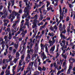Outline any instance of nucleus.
<instances>
[{
    "instance_id": "nucleus-30",
    "label": "nucleus",
    "mask_w": 75,
    "mask_h": 75,
    "mask_svg": "<svg viewBox=\"0 0 75 75\" xmlns=\"http://www.w3.org/2000/svg\"><path fill=\"white\" fill-rule=\"evenodd\" d=\"M46 20H50L51 18L50 17H47L46 18Z\"/></svg>"
},
{
    "instance_id": "nucleus-33",
    "label": "nucleus",
    "mask_w": 75,
    "mask_h": 75,
    "mask_svg": "<svg viewBox=\"0 0 75 75\" xmlns=\"http://www.w3.org/2000/svg\"><path fill=\"white\" fill-rule=\"evenodd\" d=\"M59 53H58V52H57V55L56 56V58H58V57H59Z\"/></svg>"
},
{
    "instance_id": "nucleus-2",
    "label": "nucleus",
    "mask_w": 75,
    "mask_h": 75,
    "mask_svg": "<svg viewBox=\"0 0 75 75\" xmlns=\"http://www.w3.org/2000/svg\"><path fill=\"white\" fill-rule=\"evenodd\" d=\"M37 19L36 18L33 20L34 22H33V25H32V28H35V27L37 26V21H37Z\"/></svg>"
},
{
    "instance_id": "nucleus-17",
    "label": "nucleus",
    "mask_w": 75,
    "mask_h": 75,
    "mask_svg": "<svg viewBox=\"0 0 75 75\" xmlns=\"http://www.w3.org/2000/svg\"><path fill=\"white\" fill-rule=\"evenodd\" d=\"M19 6L20 8H21V7H22V4H21V1H20L19 2Z\"/></svg>"
},
{
    "instance_id": "nucleus-25",
    "label": "nucleus",
    "mask_w": 75,
    "mask_h": 75,
    "mask_svg": "<svg viewBox=\"0 0 75 75\" xmlns=\"http://www.w3.org/2000/svg\"><path fill=\"white\" fill-rule=\"evenodd\" d=\"M13 15L12 14H10L9 15V19H10V18H11V17H12V16H13Z\"/></svg>"
},
{
    "instance_id": "nucleus-21",
    "label": "nucleus",
    "mask_w": 75,
    "mask_h": 75,
    "mask_svg": "<svg viewBox=\"0 0 75 75\" xmlns=\"http://www.w3.org/2000/svg\"><path fill=\"white\" fill-rule=\"evenodd\" d=\"M20 62L19 63V66H21L22 65V64H21V63H22V61L21 60H20Z\"/></svg>"
},
{
    "instance_id": "nucleus-23",
    "label": "nucleus",
    "mask_w": 75,
    "mask_h": 75,
    "mask_svg": "<svg viewBox=\"0 0 75 75\" xmlns=\"http://www.w3.org/2000/svg\"><path fill=\"white\" fill-rule=\"evenodd\" d=\"M70 71V69H68V71L67 72V74H69L70 73H71V71Z\"/></svg>"
},
{
    "instance_id": "nucleus-22",
    "label": "nucleus",
    "mask_w": 75,
    "mask_h": 75,
    "mask_svg": "<svg viewBox=\"0 0 75 75\" xmlns=\"http://www.w3.org/2000/svg\"><path fill=\"white\" fill-rule=\"evenodd\" d=\"M30 6L29 5H28V6L26 7H25V10H26L27 8H30Z\"/></svg>"
},
{
    "instance_id": "nucleus-27",
    "label": "nucleus",
    "mask_w": 75,
    "mask_h": 75,
    "mask_svg": "<svg viewBox=\"0 0 75 75\" xmlns=\"http://www.w3.org/2000/svg\"><path fill=\"white\" fill-rule=\"evenodd\" d=\"M16 11H12V14L13 15V16H14V14H15V13H16Z\"/></svg>"
},
{
    "instance_id": "nucleus-63",
    "label": "nucleus",
    "mask_w": 75,
    "mask_h": 75,
    "mask_svg": "<svg viewBox=\"0 0 75 75\" xmlns=\"http://www.w3.org/2000/svg\"><path fill=\"white\" fill-rule=\"evenodd\" d=\"M69 7H70V8H72V6H71V4H69Z\"/></svg>"
},
{
    "instance_id": "nucleus-11",
    "label": "nucleus",
    "mask_w": 75,
    "mask_h": 75,
    "mask_svg": "<svg viewBox=\"0 0 75 75\" xmlns=\"http://www.w3.org/2000/svg\"><path fill=\"white\" fill-rule=\"evenodd\" d=\"M9 40H11V32L9 33Z\"/></svg>"
},
{
    "instance_id": "nucleus-29",
    "label": "nucleus",
    "mask_w": 75,
    "mask_h": 75,
    "mask_svg": "<svg viewBox=\"0 0 75 75\" xmlns=\"http://www.w3.org/2000/svg\"><path fill=\"white\" fill-rule=\"evenodd\" d=\"M38 69L40 71H42V69H41V67H40L38 68Z\"/></svg>"
},
{
    "instance_id": "nucleus-58",
    "label": "nucleus",
    "mask_w": 75,
    "mask_h": 75,
    "mask_svg": "<svg viewBox=\"0 0 75 75\" xmlns=\"http://www.w3.org/2000/svg\"><path fill=\"white\" fill-rule=\"evenodd\" d=\"M59 25H60L59 26V27L60 28H62V24L61 23H60Z\"/></svg>"
},
{
    "instance_id": "nucleus-57",
    "label": "nucleus",
    "mask_w": 75,
    "mask_h": 75,
    "mask_svg": "<svg viewBox=\"0 0 75 75\" xmlns=\"http://www.w3.org/2000/svg\"><path fill=\"white\" fill-rule=\"evenodd\" d=\"M52 42V41H51V40H49V43L50 44V43Z\"/></svg>"
},
{
    "instance_id": "nucleus-9",
    "label": "nucleus",
    "mask_w": 75,
    "mask_h": 75,
    "mask_svg": "<svg viewBox=\"0 0 75 75\" xmlns=\"http://www.w3.org/2000/svg\"><path fill=\"white\" fill-rule=\"evenodd\" d=\"M6 16H7V14H5L4 15L2 16L1 18L2 19L3 18H6Z\"/></svg>"
},
{
    "instance_id": "nucleus-10",
    "label": "nucleus",
    "mask_w": 75,
    "mask_h": 75,
    "mask_svg": "<svg viewBox=\"0 0 75 75\" xmlns=\"http://www.w3.org/2000/svg\"><path fill=\"white\" fill-rule=\"evenodd\" d=\"M33 64H34V62H30L29 64V66H31V65L32 67H33Z\"/></svg>"
},
{
    "instance_id": "nucleus-32",
    "label": "nucleus",
    "mask_w": 75,
    "mask_h": 75,
    "mask_svg": "<svg viewBox=\"0 0 75 75\" xmlns=\"http://www.w3.org/2000/svg\"><path fill=\"white\" fill-rule=\"evenodd\" d=\"M48 35H50V36H52V37H53L54 35H51V33H49Z\"/></svg>"
},
{
    "instance_id": "nucleus-43",
    "label": "nucleus",
    "mask_w": 75,
    "mask_h": 75,
    "mask_svg": "<svg viewBox=\"0 0 75 75\" xmlns=\"http://www.w3.org/2000/svg\"><path fill=\"white\" fill-rule=\"evenodd\" d=\"M59 13H60V15H61V14L62 13V9H59Z\"/></svg>"
},
{
    "instance_id": "nucleus-60",
    "label": "nucleus",
    "mask_w": 75,
    "mask_h": 75,
    "mask_svg": "<svg viewBox=\"0 0 75 75\" xmlns=\"http://www.w3.org/2000/svg\"><path fill=\"white\" fill-rule=\"evenodd\" d=\"M24 56L22 55L21 57V59H24Z\"/></svg>"
},
{
    "instance_id": "nucleus-7",
    "label": "nucleus",
    "mask_w": 75,
    "mask_h": 75,
    "mask_svg": "<svg viewBox=\"0 0 75 75\" xmlns=\"http://www.w3.org/2000/svg\"><path fill=\"white\" fill-rule=\"evenodd\" d=\"M55 46L54 45L51 48L50 50L53 52L54 51V50H55Z\"/></svg>"
},
{
    "instance_id": "nucleus-5",
    "label": "nucleus",
    "mask_w": 75,
    "mask_h": 75,
    "mask_svg": "<svg viewBox=\"0 0 75 75\" xmlns=\"http://www.w3.org/2000/svg\"><path fill=\"white\" fill-rule=\"evenodd\" d=\"M17 21L16 22V23H18L20 22V17L18 16H17Z\"/></svg>"
},
{
    "instance_id": "nucleus-20",
    "label": "nucleus",
    "mask_w": 75,
    "mask_h": 75,
    "mask_svg": "<svg viewBox=\"0 0 75 75\" xmlns=\"http://www.w3.org/2000/svg\"><path fill=\"white\" fill-rule=\"evenodd\" d=\"M41 49H42H42H43V50H44V45H42V43H41Z\"/></svg>"
},
{
    "instance_id": "nucleus-13",
    "label": "nucleus",
    "mask_w": 75,
    "mask_h": 75,
    "mask_svg": "<svg viewBox=\"0 0 75 75\" xmlns=\"http://www.w3.org/2000/svg\"><path fill=\"white\" fill-rule=\"evenodd\" d=\"M47 13V11L44 10L43 11V14L45 15Z\"/></svg>"
},
{
    "instance_id": "nucleus-49",
    "label": "nucleus",
    "mask_w": 75,
    "mask_h": 75,
    "mask_svg": "<svg viewBox=\"0 0 75 75\" xmlns=\"http://www.w3.org/2000/svg\"><path fill=\"white\" fill-rule=\"evenodd\" d=\"M60 73H61V71H58L57 73V75H59V74H60Z\"/></svg>"
},
{
    "instance_id": "nucleus-37",
    "label": "nucleus",
    "mask_w": 75,
    "mask_h": 75,
    "mask_svg": "<svg viewBox=\"0 0 75 75\" xmlns=\"http://www.w3.org/2000/svg\"><path fill=\"white\" fill-rule=\"evenodd\" d=\"M23 67L24 68V67H25V62H23Z\"/></svg>"
},
{
    "instance_id": "nucleus-28",
    "label": "nucleus",
    "mask_w": 75,
    "mask_h": 75,
    "mask_svg": "<svg viewBox=\"0 0 75 75\" xmlns=\"http://www.w3.org/2000/svg\"><path fill=\"white\" fill-rule=\"evenodd\" d=\"M18 12L20 13H22V12H23V10H22V9H21Z\"/></svg>"
},
{
    "instance_id": "nucleus-34",
    "label": "nucleus",
    "mask_w": 75,
    "mask_h": 75,
    "mask_svg": "<svg viewBox=\"0 0 75 75\" xmlns=\"http://www.w3.org/2000/svg\"><path fill=\"white\" fill-rule=\"evenodd\" d=\"M22 39H23V38H22L21 37L20 38H19L18 39L19 41H22Z\"/></svg>"
},
{
    "instance_id": "nucleus-31",
    "label": "nucleus",
    "mask_w": 75,
    "mask_h": 75,
    "mask_svg": "<svg viewBox=\"0 0 75 75\" xmlns=\"http://www.w3.org/2000/svg\"><path fill=\"white\" fill-rule=\"evenodd\" d=\"M45 58H47V57H46V56L44 55V57H43V58H42L43 60H44Z\"/></svg>"
},
{
    "instance_id": "nucleus-40",
    "label": "nucleus",
    "mask_w": 75,
    "mask_h": 75,
    "mask_svg": "<svg viewBox=\"0 0 75 75\" xmlns=\"http://www.w3.org/2000/svg\"><path fill=\"white\" fill-rule=\"evenodd\" d=\"M42 71H45V70H46V68H45V67H43V69H42Z\"/></svg>"
},
{
    "instance_id": "nucleus-12",
    "label": "nucleus",
    "mask_w": 75,
    "mask_h": 75,
    "mask_svg": "<svg viewBox=\"0 0 75 75\" xmlns=\"http://www.w3.org/2000/svg\"><path fill=\"white\" fill-rule=\"evenodd\" d=\"M29 9L27 8L25 10V8L24 11L25 14V13H26V12L27 13V12H28V9Z\"/></svg>"
},
{
    "instance_id": "nucleus-19",
    "label": "nucleus",
    "mask_w": 75,
    "mask_h": 75,
    "mask_svg": "<svg viewBox=\"0 0 75 75\" xmlns=\"http://www.w3.org/2000/svg\"><path fill=\"white\" fill-rule=\"evenodd\" d=\"M47 4L46 5V6L47 7H48V6H49V5H50V3L48 1H47Z\"/></svg>"
},
{
    "instance_id": "nucleus-55",
    "label": "nucleus",
    "mask_w": 75,
    "mask_h": 75,
    "mask_svg": "<svg viewBox=\"0 0 75 75\" xmlns=\"http://www.w3.org/2000/svg\"><path fill=\"white\" fill-rule=\"evenodd\" d=\"M3 41V38H0V41Z\"/></svg>"
},
{
    "instance_id": "nucleus-45",
    "label": "nucleus",
    "mask_w": 75,
    "mask_h": 75,
    "mask_svg": "<svg viewBox=\"0 0 75 75\" xmlns=\"http://www.w3.org/2000/svg\"><path fill=\"white\" fill-rule=\"evenodd\" d=\"M71 60L72 61H73V62H75V59L74 58H71Z\"/></svg>"
},
{
    "instance_id": "nucleus-48",
    "label": "nucleus",
    "mask_w": 75,
    "mask_h": 75,
    "mask_svg": "<svg viewBox=\"0 0 75 75\" xmlns=\"http://www.w3.org/2000/svg\"><path fill=\"white\" fill-rule=\"evenodd\" d=\"M9 50H10V51H11V50H13V47H10L9 48Z\"/></svg>"
},
{
    "instance_id": "nucleus-47",
    "label": "nucleus",
    "mask_w": 75,
    "mask_h": 75,
    "mask_svg": "<svg viewBox=\"0 0 75 75\" xmlns=\"http://www.w3.org/2000/svg\"><path fill=\"white\" fill-rule=\"evenodd\" d=\"M53 8H52V7H50V8L49 9H48V11H49V10H52Z\"/></svg>"
},
{
    "instance_id": "nucleus-24",
    "label": "nucleus",
    "mask_w": 75,
    "mask_h": 75,
    "mask_svg": "<svg viewBox=\"0 0 75 75\" xmlns=\"http://www.w3.org/2000/svg\"><path fill=\"white\" fill-rule=\"evenodd\" d=\"M53 65H54V67H55V69L57 68V66H56V63H54Z\"/></svg>"
},
{
    "instance_id": "nucleus-62",
    "label": "nucleus",
    "mask_w": 75,
    "mask_h": 75,
    "mask_svg": "<svg viewBox=\"0 0 75 75\" xmlns=\"http://www.w3.org/2000/svg\"><path fill=\"white\" fill-rule=\"evenodd\" d=\"M39 37H40V36L37 35L35 37L36 39H37V38H39Z\"/></svg>"
},
{
    "instance_id": "nucleus-1",
    "label": "nucleus",
    "mask_w": 75,
    "mask_h": 75,
    "mask_svg": "<svg viewBox=\"0 0 75 75\" xmlns=\"http://www.w3.org/2000/svg\"><path fill=\"white\" fill-rule=\"evenodd\" d=\"M32 45H31V46H28L27 47L28 48V49L27 50V53L28 54H31L30 53V52H32V53H33L34 52V51H33V49L32 48V46L33 45V44H31Z\"/></svg>"
},
{
    "instance_id": "nucleus-50",
    "label": "nucleus",
    "mask_w": 75,
    "mask_h": 75,
    "mask_svg": "<svg viewBox=\"0 0 75 75\" xmlns=\"http://www.w3.org/2000/svg\"><path fill=\"white\" fill-rule=\"evenodd\" d=\"M28 72V70L26 71V72L25 71H24V74H27V73Z\"/></svg>"
},
{
    "instance_id": "nucleus-39",
    "label": "nucleus",
    "mask_w": 75,
    "mask_h": 75,
    "mask_svg": "<svg viewBox=\"0 0 75 75\" xmlns=\"http://www.w3.org/2000/svg\"><path fill=\"white\" fill-rule=\"evenodd\" d=\"M10 28H7V31L8 32H10Z\"/></svg>"
},
{
    "instance_id": "nucleus-41",
    "label": "nucleus",
    "mask_w": 75,
    "mask_h": 75,
    "mask_svg": "<svg viewBox=\"0 0 75 75\" xmlns=\"http://www.w3.org/2000/svg\"><path fill=\"white\" fill-rule=\"evenodd\" d=\"M59 18L60 20H62V19H63V16L62 17L61 16V15L59 17Z\"/></svg>"
},
{
    "instance_id": "nucleus-44",
    "label": "nucleus",
    "mask_w": 75,
    "mask_h": 75,
    "mask_svg": "<svg viewBox=\"0 0 75 75\" xmlns=\"http://www.w3.org/2000/svg\"><path fill=\"white\" fill-rule=\"evenodd\" d=\"M62 33H63V34H65L66 33V30H64L62 32Z\"/></svg>"
},
{
    "instance_id": "nucleus-38",
    "label": "nucleus",
    "mask_w": 75,
    "mask_h": 75,
    "mask_svg": "<svg viewBox=\"0 0 75 75\" xmlns=\"http://www.w3.org/2000/svg\"><path fill=\"white\" fill-rule=\"evenodd\" d=\"M72 66H69V69H72Z\"/></svg>"
},
{
    "instance_id": "nucleus-6",
    "label": "nucleus",
    "mask_w": 75,
    "mask_h": 75,
    "mask_svg": "<svg viewBox=\"0 0 75 75\" xmlns=\"http://www.w3.org/2000/svg\"><path fill=\"white\" fill-rule=\"evenodd\" d=\"M20 56V53L18 52H16V58H19V57Z\"/></svg>"
},
{
    "instance_id": "nucleus-46",
    "label": "nucleus",
    "mask_w": 75,
    "mask_h": 75,
    "mask_svg": "<svg viewBox=\"0 0 75 75\" xmlns=\"http://www.w3.org/2000/svg\"><path fill=\"white\" fill-rule=\"evenodd\" d=\"M69 20V17L67 16V18L66 21H68Z\"/></svg>"
},
{
    "instance_id": "nucleus-51",
    "label": "nucleus",
    "mask_w": 75,
    "mask_h": 75,
    "mask_svg": "<svg viewBox=\"0 0 75 75\" xmlns=\"http://www.w3.org/2000/svg\"><path fill=\"white\" fill-rule=\"evenodd\" d=\"M62 42L63 43V44H65L66 41L65 40H62Z\"/></svg>"
},
{
    "instance_id": "nucleus-8",
    "label": "nucleus",
    "mask_w": 75,
    "mask_h": 75,
    "mask_svg": "<svg viewBox=\"0 0 75 75\" xmlns=\"http://www.w3.org/2000/svg\"><path fill=\"white\" fill-rule=\"evenodd\" d=\"M14 46L16 49H17L18 48V44H14Z\"/></svg>"
},
{
    "instance_id": "nucleus-42",
    "label": "nucleus",
    "mask_w": 75,
    "mask_h": 75,
    "mask_svg": "<svg viewBox=\"0 0 75 75\" xmlns=\"http://www.w3.org/2000/svg\"><path fill=\"white\" fill-rule=\"evenodd\" d=\"M10 74V71H8V73H6V75H8Z\"/></svg>"
},
{
    "instance_id": "nucleus-36",
    "label": "nucleus",
    "mask_w": 75,
    "mask_h": 75,
    "mask_svg": "<svg viewBox=\"0 0 75 75\" xmlns=\"http://www.w3.org/2000/svg\"><path fill=\"white\" fill-rule=\"evenodd\" d=\"M4 14V13L3 12H1V11H0V15H1V16H3V14Z\"/></svg>"
},
{
    "instance_id": "nucleus-64",
    "label": "nucleus",
    "mask_w": 75,
    "mask_h": 75,
    "mask_svg": "<svg viewBox=\"0 0 75 75\" xmlns=\"http://www.w3.org/2000/svg\"><path fill=\"white\" fill-rule=\"evenodd\" d=\"M4 72H2L1 73V75H4Z\"/></svg>"
},
{
    "instance_id": "nucleus-53",
    "label": "nucleus",
    "mask_w": 75,
    "mask_h": 75,
    "mask_svg": "<svg viewBox=\"0 0 75 75\" xmlns=\"http://www.w3.org/2000/svg\"><path fill=\"white\" fill-rule=\"evenodd\" d=\"M64 59H67V56H66V54H64Z\"/></svg>"
},
{
    "instance_id": "nucleus-14",
    "label": "nucleus",
    "mask_w": 75,
    "mask_h": 75,
    "mask_svg": "<svg viewBox=\"0 0 75 75\" xmlns=\"http://www.w3.org/2000/svg\"><path fill=\"white\" fill-rule=\"evenodd\" d=\"M18 59H19V57H18L17 59H16V58L14 60L13 62L15 63H16V62H17V60H18Z\"/></svg>"
},
{
    "instance_id": "nucleus-3",
    "label": "nucleus",
    "mask_w": 75,
    "mask_h": 75,
    "mask_svg": "<svg viewBox=\"0 0 75 75\" xmlns=\"http://www.w3.org/2000/svg\"><path fill=\"white\" fill-rule=\"evenodd\" d=\"M30 54H28L27 57L26 59V61L27 62V63H28V62H30Z\"/></svg>"
},
{
    "instance_id": "nucleus-15",
    "label": "nucleus",
    "mask_w": 75,
    "mask_h": 75,
    "mask_svg": "<svg viewBox=\"0 0 75 75\" xmlns=\"http://www.w3.org/2000/svg\"><path fill=\"white\" fill-rule=\"evenodd\" d=\"M25 51L22 50V51H21L20 53L21 54H25Z\"/></svg>"
},
{
    "instance_id": "nucleus-61",
    "label": "nucleus",
    "mask_w": 75,
    "mask_h": 75,
    "mask_svg": "<svg viewBox=\"0 0 75 75\" xmlns=\"http://www.w3.org/2000/svg\"><path fill=\"white\" fill-rule=\"evenodd\" d=\"M13 52H14V53H16V50L15 49H14L13 50Z\"/></svg>"
},
{
    "instance_id": "nucleus-35",
    "label": "nucleus",
    "mask_w": 75,
    "mask_h": 75,
    "mask_svg": "<svg viewBox=\"0 0 75 75\" xmlns=\"http://www.w3.org/2000/svg\"><path fill=\"white\" fill-rule=\"evenodd\" d=\"M34 18H36V19H38V18L37 17V15H35L34 16Z\"/></svg>"
},
{
    "instance_id": "nucleus-52",
    "label": "nucleus",
    "mask_w": 75,
    "mask_h": 75,
    "mask_svg": "<svg viewBox=\"0 0 75 75\" xmlns=\"http://www.w3.org/2000/svg\"><path fill=\"white\" fill-rule=\"evenodd\" d=\"M60 63H59V60H58L57 62V64H58V65H60Z\"/></svg>"
},
{
    "instance_id": "nucleus-59",
    "label": "nucleus",
    "mask_w": 75,
    "mask_h": 75,
    "mask_svg": "<svg viewBox=\"0 0 75 75\" xmlns=\"http://www.w3.org/2000/svg\"><path fill=\"white\" fill-rule=\"evenodd\" d=\"M8 69H6L5 71V73H8Z\"/></svg>"
},
{
    "instance_id": "nucleus-4",
    "label": "nucleus",
    "mask_w": 75,
    "mask_h": 75,
    "mask_svg": "<svg viewBox=\"0 0 75 75\" xmlns=\"http://www.w3.org/2000/svg\"><path fill=\"white\" fill-rule=\"evenodd\" d=\"M65 7H64L63 8L62 12V13H61V14H62V16H64V14L65 15V16H67V14H65V13H64V11H65Z\"/></svg>"
},
{
    "instance_id": "nucleus-26",
    "label": "nucleus",
    "mask_w": 75,
    "mask_h": 75,
    "mask_svg": "<svg viewBox=\"0 0 75 75\" xmlns=\"http://www.w3.org/2000/svg\"><path fill=\"white\" fill-rule=\"evenodd\" d=\"M53 43V42H52L50 43V47H51L52 45H54V43Z\"/></svg>"
},
{
    "instance_id": "nucleus-54",
    "label": "nucleus",
    "mask_w": 75,
    "mask_h": 75,
    "mask_svg": "<svg viewBox=\"0 0 75 75\" xmlns=\"http://www.w3.org/2000/svg\"><path fill=\"white\" fill-rule=\"evenodd\" d=\"M43 18L44 17H43V16H40V19L41 20H42Z\"/></svg>"
},
{
    "instance_id": "nucleus-56",
    "label": "nucleus",
    "mask_w": 75,
    "mask_h": 75,
    "mask_svg": "<svg viewBox=\"0 0 75 75\" xmlns=\"http://www.w3.org/2000/svg\"><path fill=\"white\" fill-rule=\"evenodd\" d=\"M23 24H24L23 23H22V24H21L20 27H21V28H22V27H23Z\"/></svg>"
},
{
    "instance_id": "nucleus-16",
    "label": "nucleus",
    "mask_w": 75,
    "mask_h": 75,
    "mask_svg": "<svg viewBox=\"0 0 75 75\" xmlns=\"http://www.w3.org/2000/svg\"><path fill=\"white\" fill-rule=\"evenodd\" d=\"M25 25H27L28 28L29 27V22H25Z\"/></svg>"
},
{
    "instance_id": "nucleus-18",
    "label": "nucleus",
    "mask_w": 75,
    "mask_h": 75,
    "mask_svg": "<svg viewBox=\"0 0 75 75\" xmlns=\"http://www.w3.org/2000/svg\"><path fill=\"white\" fill-rule=\"evenodd\" d=\"M34 74H36V75H39V74H40V73H39V72L36 71V72H35L34 73Z\"/></svg>"
}]
</instances>
